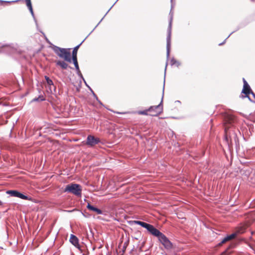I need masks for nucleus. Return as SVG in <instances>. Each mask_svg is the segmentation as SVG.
I'll return each mask as SVG.
<instances>
[{
    "label": "nucleus",
    "mask_w": 255,
    "mask_h": 255,
    "mask_svg": "<svg viewBox=\"0 0 255 255\" xmlns=\"http://www.w3.org/2000/svg\"><path fill=\"white\" fill-rule=\"evenodd\" d=\"M100 142V140L99 138L95 137L92 135H89L87 136L86 144L89 146L93 147Z\"/></svg>",
    "instance_id": "nucleus-8"
},
{
    "label": "nucleus",
    "mask_w": 255,
    "mask_h": 255,
    "mask_svg": "<svg viewBox=\"0 0 255 255\" xmlns=\"http://www.w3.org/2000/svg\"><path fill=\"white\" fill-rule=\"evenodd\" d=\"M27 7H28V9H29V11H30L32 16V17H33L34 20L36 24H37V21H36V20L35 19V17L34 16V12H33V9H32V5H30V6H27Z\"/></svg>",
    "instance_id": "nucleus-20"
},
{
    "label": "nucleus",
    "mask_w": 255,
    "mask_h": 255,
    "mask_svg": "<svg viewBox=\"0 0 255 255\" xmlns=\"http://www.w3.org/2000/svg\"><path fill=\"white\" fill-rule=\"evenodd\" d=\"M148 112H149V111L148 110V109L147 110H144V111H139L138 112V113L139 114V115H148Z\"/></svg>",
    "instance_id": "nucleus-22"
},
{
    "label": "nucleus",
    "mask_w": 255,
    "mask_h": 255,
    "mask_svg": "<svg viewBox=\"0 0 255 255\" xmlns=\"http://www.w3.org/2000/svg\"><path fill=\"white\" fill-rule=\"evenodd\" d=\"M141 227L145 228L153 236H154L158 230L153 225L143 222L142 224Z\"/></svg>",
    "instance_id": "nucleus-11"
},
{
    "label": "nucleus",
    "mask_w": 255,
    "mask_h": 255,
    "mask_svg": "<svg viewBox=\"0 0 255 255\" xmlns=\"http://www.w3.org/2000/svg\"><path fill=\"white\" fill-rule=\"evenodd\" d=\"M56 63V65L60 66L63 69H66L68 67V65L64 61L59 60Z\"/></svg>",
    "instance_id": "nucleus-17"
},
{
    "label": "nucleus",
    "mask_w": 255,
    "mask_h": 255,
    "mask_svg": "<svg viewBox=\"0 0 255 255\" xmlns=\"http://www.w3.org/2000/svg\"><path fill=\"white\" fill-rule=\"evenodd\" d=\"M133 222L135 224L139 225H140L141 226L142 224L143 223V222H141V221H134Z\"/></svg>",
    "instance_id": "nucleus-26"
},
{
    "label": "nucleus",
    "mask_w": 255,
    "mask_h": 255,
    "mask_svg": "<svg viewBox=\"0 0 255 255\" xmlns=\"http://www.w3.org/2000/svg\"><path fill=\"white\" fill-rule=\"evenodd\" d=\"M154 236L158 238L159 242L164 247L166 250H171L172 249V243L159 230L155 234Z\"/></svg>",
    "instance_id": "nucleus-4"
},
{
    "label": "nucleus",
    "mask_w": 255,
    "mask_h": 255,
    "mask_svg": "<svg viewBox=\"0 0 255 255\" xmlns=\"http://www.w3.org/2000/svg\"><path fill=\"white\" fill-rule=\"evenodd\" d=\"M45 78L46 80L47 83L49 87V90L51 93H52V89L55 91V87L53 85V81L47 76H45Z\"/></svg>",
    "instance_id": "nucleus-13"
},
{
    "label": "nucleus",
    "mask_w": 255,
    "mask_h": 255,
    "mask_svg": "<svg viewBox=\"0 0 255 255\" xmlns=\"http://www.w3.org/2000/svg\"><path fill=\"white\" fill-rule=\"evenodd\" d=\"M172 1H173V0H171V3H172Z\"/></svg>",
    "instance_id": "nucleus-36"
},
{
    "label": "nucleus",
    "mask_w": 255,
    "mask_h": 255,
    "mask_svg": "<svg viewBox=\"0 0 255 255\" xmlns=\"http://www.w3.org/2000/svg\"><path fill=\"white\" fill-rule=\"evenodd\" d=\"M243 81L244 83L243 89L242 90V93H244L246 95V97H248V99L252 101L251 98L248 96L249 94H250V92H252V90L250 88V86L248 84V82L246 81L245 78H243Z\"/></svg>",
    "instance_id": "nucleus-9"
},
{
    "label": "nucleus",
    "mask_w": 255,
    "mask_h": 255,
    "mask_svg": "<svg viewBox=\"0 0 255 255\" xmlns=\"http://www.w3.org/2000/svg\"><path fill=\"white\" fill-rule=\"evenodd\" d=\"M6 193L12 197H18L24 200H31V198L30 197L23 195L17 190H7L6 191Z\"/></svg>",
    "instance_id": "nucleus-7"
},
{
    "label": "nucleus",
    "mask_w": 255,
    "mask_h": 255,
    "mask_svg": "<svg viewBox=\"0 0 255 255\" xmlns=\"http://www.w3.org/2000/svg\"><path fill=\"white\" fill-rule=\"evenodd\" d=\"M64 191V192L70 193L75 196L80 197L82 194V187L79 184L71 183L66 185Z\"/></svg>",
    "instance_id": "nucleus-3"
},
{
    "label": "nucleus",
    "mask_w": 255,
    "mask_h": 255,
    "mask_svg": "<svg viewBox=\"0 0 255 255\" xmlns=\"http://www.w3.org/2000/svg\"><path fill=\"white\" fill-rule=\"evenodd\" d=\"M167 66V63H166L165 68L164 78L165 77V73H166Z\"/></svg>",
    "instance_id": "nucleus-30"
},
{
    "label": "nucleus",
    "mask_w": 255,
    "mask_h": 255,
    "mask_svg": "<svg viewBox=\"0 0 255 255\" xmlns=\"http://www.w3.org/2000/svg\"><path fill=\"white\" fill-rule=\"evenodd\" d=\"M84 83H85L86 85H87V83H86V81H84Z\"/></svg>",
    "instance_id": "nucleus-34"
},
{
    "label": "nucleus",
    "mask_w": 255,
    "mask_h": 255,
    "mask_svg": "<svg viewBox=\"0 0 255 255\" xmlns=\"http://www.w3.org/2000/svg\"><path fill=\"white\" fill-rule=\"evenodd\" d=\"M76 71H77V74H78V75L81 78H82L84 80V78L82 76V74L80 70V69H79V70H76Z\"/></svg>",
    "instance_id": "nucleus-24"
},
{
    "label": "nucleus",
    "mask_w": 255,
    "mask_h": 255,
    "mask_svg": "<svg viewBox=\"0 0 255 255\" xmlns=\"http://www.w3.org/2000/svg\"><path fill=\"white\" fill-rule=\"evenodd\" d=\"M84 83H85L86 85H87V83H86V81H84Z\"/></svg>",
    "instance_id": "nucleus-33"
},
{
    "label": "nucleus",
    "mask_w": 255,
    "mask_h": 255,
    "mask_svg": "<svg viewBox=\"0 0 255 255\" xmlns=\"http://www.w3.org/2000/svg\"><path fill=\"white\" fill-rule=\"evenodd\" d=\"M236 122L235 118L232 115L226 114L224 117V124H225V132L226 138L227 139V136L230 133L229 129L230 127L229 125L232 126Z\"/></svg>",
    "instance_id": "nucleus-5"
},
{
    "label": "nucleus",
    "mask_w": 255,
    "mask_h": 255,
    "mask_svg": "<svg viewBox=\"0 0 255 255\" xmlns=\"http://www.w3.org/2000/svg\"><path fill=\"white\" fill-rule=\"evenodd\" d=\"M18 0H15V1H3V0H1L0 1L1 3H11V2H17L18 1Z\"/></svg>",
    "instance_id": "nucleus-27"
},
{
    "label": "nucleus",
    "mask_w": 255,
    "mask_h": 255,
    "mask_svg": "<svg viewBox=\"0 0 255 255\" xmlns=\"http://www.w3.org/2000/svg\"><path fill=\"white\" fill-rule=\"evenodd\" d=\"M164 88V86H163V89ZM163 94H164V91H163L162 94V99H163ZM162 103V100H161V101L160 103L157 105V106H151L148 109V110L149 112L151 113L149 114L151 116H157L159 115L162 111V107L161 106Z\"/></svg>",
    "instance_id": "nucleus-6"
},
{
    "label": "nucleus",
    "mask_w": 255,
    "mask_h": 255,
    "mask_svg": "<svg viewBox=\"0 0 255 255\" xmlns=\"http://www.w3.org/2000/svg\"><path fill=\"white\" fill-rule=\"evenodd\" d=\"M2 202L0 200V205H2Z\"/></svg>",
    "instance_id": "nucleus-31"
},
{
    "label": "nucleus",
    "mask_w": 255,
    "mask_h": 255,
    "mask_svg": "<svg viewBox=\"0 0 255 255\" xmlns=\"http://www.w3.org/2000/svg\"><path fill=\"white\" fill-rule=\"evenodd\" d=\"M170 64L171 66L175 65L177 67H178L180 65V63L174 58H172L170 60Z\"/></svg>",
    "instance_id": "nucleus-18"
},
{
    "label": "nucleus",
    "mask_w": 255,
    "mask_h": 255,
    "mask_svg": "<svg viewBox=\"0 0 255 255\" xmlns=\"http://www.w3.org/2000/svg\"><path fill=\"white\" fill-rule=\"evenodd\" d=\"M118 0H117V1L115 2V3L111 6V7L109 9V10L107 11V12L106 13V14L105 15H106L107 13L110 10V9L112 8V7L113 6V5L117 2V1H118ZM105 16H104L102 18V19L100 20V21L98 23V24L97 25V26L95 27V28L98 25V24L102 21V20L103 19V18H104Z\"/></svg>",
    "instance_id": "nucleus-25"
},
{
    "label": "nucleus",
    "mask_w": 255,
    "mask_h": 255,
    "mask_svg": "<svg viewBox=\"0 0 255 255\" xmlns=\"http://www.w3.org/2000/svg\"><path fill=\"white\" fill-rule=\"evenodd\" d=\"M72 211H67V212H72Z\"/></svg>",
    "instance_id": "nucleus-35"
},
{
    "label": "nucleus",
    "mask_w": 255,
    "mask_h": 255,
    "mask_svg": "<svg viewBox=\"0 0 255 255\" xmlns=\"http://www.w3.org/2000/svg\"><path fill=\"white\" fill-rule=\"evenodd\" d=\"M53 50L59 57L64 59L67 62L70 63L72 62L71 54L69 51V49H65L60 48L57 46H53Z\"/></svg>",
    "instance_id": "nucleus-1"
},
{
    "label": "nucleus",
    "mask_w": 255,
    "mask_h": 255,
    "mask_svg": "<svg viewBox=\"0 0 255 255\" xmlns=\"http://www.w3.org/2000/svg\"><path fill=\"white\" fill-rule=\"evenodd\" d=\"M84 83H85L86 85H87V83H86V81H84Z\"/></svg>",
    "instance_id": "nucleus-32"
},
{
    "label": "nucleus",
    "mask_w": 255,
    "mask_h": 255,
    "mask_svg": "<svg viewBox=\"0 0 255 255\" xmlns=\"http://www.w3.org/2000/svg\"><path fill=\"white\" fill-rule=\"evenodd\" d=\"M87 208L91 211H94L97 213L98 215H101L103 214V212L101 210L94 207L93 206L91 205L90 203H88Z\"/></svg>",
    "instance_id": "nucleus-15"
},
{
    "label": "nucleus",
    "mask_w": 255,
    "mask_h": 255,
    "mask_svg": "<svg viewBox=\"0 0 255 255\" xmlns=\"http://www.w3.org/2000/svg\"><path fill=\"white\" fill-rule=\"evenodd\" d=\"M233 32H232V33H231V34H230L228 36V37H227V38L224 40V41L223 42L220 43V44H219V45H223V44H224V43H225V41H226V39H227V38H228L230 37V36L232 33H233Z\"/></svg>",
    "instance_id": "nucleus-29"
},
{
    "label": "nucleus",
    "mask_w": 255,
    "mask_h": 255,
    "mask_svg": "<svg viewBox=\"0 0 255 255\" xmlns=\"http://www.w3.org/2000/svg\"><path fill=\"white\" fill-rule=\"evenodd\" d=\"M141 227L145 228L153 236H154L158 230L153 225L143 222L142 224Z\"/></svg>",
    "instance_id": "nucleus-10"
},
{
    "label": "nucleus",
    "mask_w": 255,
    "mask_h": 255,
    "mask_svg": "<svg viewBox=\"0 0 255 255\" xmlns=\"http://www.w3.org/2000/svg\"><path fill=\"white\" fill-rule=\"evenodd\" d=\"M72 61L73 62V63H74V65L75 66L76 70H79V65H78L77 59H73V60H72Z\"/></svg>",
    "instance_id": "nucleus-21"
},
{
    "label": "nucleus",
    "mask_w": 255,
    "mask_h": 255,
    "mask_svg": "<svg viewBox=\"0 0 255 255\" xmlns=\"http://www.w3.org/2000/svg\"><path fill=\"white\" fill-rule=\"evenodd\" d=\"M70 242L75 247L79 248V240L78 239L75 235L72 234L71 235Z\"/></svg>",
    "instance_id": "nucleus-12"
},
{
    "label": "nucleus",
    "mask_w": 255,
    "mask_h": 255,
    "mask_svg": "<svg viewBox=\"0 0 255 255\" xmlns=\"http://www.w3.org/2000/svg\"><path fill=\"white\" fill-rule=\"evenodd\" d=\"M237 236V233H233L230 235L227 236L226 237L224 238L222 242L219 244L220 245H221L226 242L229 241L233 239H234Z\"/></svg>",
    "instance_id": "nucleus-14"
},
{
    "label": "nucleus",
    "mask_w": 255,
    "mask_h": 255,
    "mask_svg": "<svg viewBox=\"0 0 255 255\" xmlns=\"http://www.w3.org/2000/svg\"><path fill=\"white\" fill-rule=\"evenodd\" d=\"M27 6L32 5L31 0H25Z\"/></svg>",
    "instance_id": "nucleus-28"
},
{
    "label": "nucleus",
    "mask_w": 255,
    "mask_h": 255,
    "mask_svg": "<svg viewBox=\"0 0 255 255\" xmlns=\"http://www.w3.org/2000/svg\"><path fill=\"white\" fill-rule=\"evenodd\" d=\"M45 99L44 98L43 96L40 95L38 98H35L32 100V102H38V101H44Z\"/></svg>",
    "instance_id": "nucleus-19"
},
{
    "label": "nucleus",
    "mask_w": 255,
    "mask_h": 255,
    "mask_svg": "<svg viewBox=\"0 0 255 255\" xmlns=\"http://www.w3.org/2000/svg\"><path fill=\"white\" fill-rule=\"evenodd\" d=\"M84 40L80 44H79L78 45L76 46L74 48V49L72 51V58L71 59L72 60L77 59V55L78 49L79 48V47L80 46V45L82 44V43L84 42Z\"/></svg>",
    "instance_id": "nucleus-16"
},
{
    "label": "nucleus",
    "mask_w": 255,
    "mask_h": 255,
    "mask_svg": "<svg viewBox=\"0 0 255 255\" xmlns=\"http://www.w3.org/2000/svg\"><path fill=\"white\" fill-rule=\"evenodd\" d=\"M173 5L172 3L171 4V8L169 13L170 15V20L169 22L168 28L167 30V36L166 38L167 44H166V57L167 59H168L169 58V54H170V50L171 46V26H172V21L173 19V12L172 11Z\"/></svg>",
    "instance_id": "nucleus-2"
},
{
    "label": "nucleus",
    "mask_w": 255,
    "mask_h": 255,
    "mask_svg": "<svg viewBox=\"0 0 255 255\" xmlns=\"http://www.w3.org/2000/svg\"><path fill=\"white\" fill-rule=\"evenodd\" d=\"M90 90L92 91V92L93 93V95H94V97L96 98V99L97 100V101L99 103V104H100L101 105H102V103H101V102L98 99V98L97 97L96 95L94 93V92L92 91V90L91 88H90Z\"/></svg>",
    "instance_id": "nucleus-23"
}]
</instances>
